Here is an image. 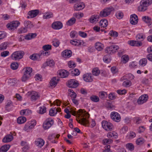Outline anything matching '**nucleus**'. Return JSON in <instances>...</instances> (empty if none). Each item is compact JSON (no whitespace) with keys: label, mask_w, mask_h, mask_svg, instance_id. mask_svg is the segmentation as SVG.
Returning a JSON list of instances; mask_svg holds the SVG:
<instances>
[{"label":"nucleus","mask_w":152,"mask_h":152,"mask_svg":"<svg viewBox=\"0 0 152 152\" xmlns=\"http://www.w3.org/2000/svg\"><path fill=\"white\" fill-rule=\"evenodd\" d=\"M77 113H78L79 117L76 118V120L78 123L83 125H88L89 123L88 121L86 118L83 117L86 113V111L80 109Z\"/></svg>","instance_id":"f257e3e1"},{"label":"nucleus","mask_w":152,"mask_h":152,"mask_svg":"<svg viewBox=\"0 0 152 152\" xmlns=\"http://www.w3.org/2000/svg\"><path fill=\"white\" fill-rule=\"evenodd\" d=\"M25 72L22 78L23 81H25L27 80L31 76V73L32 72V68L30 67H26L23 69Z\"/></svg>","instance_id":"f03ea898"},{"label":"nucleus","mask_w":152,"mask_h":152,"mask_svg":"<svg viewBox=\"0 0 152 152\" xmlns=\"http://www.w3.org/2000/svg\"><path fill=\"white\" fill-rule=\"evenodd\" d=\"M24 55V53L23 51H18L13 53L11 55V57L12 59L14 60H17L22 58Z\"/></svg>","instance_id":"7ed1b4c3"},{"label":"nucleus","mask_w":152,"mask_h":152,"mask_svg":"<svg viewBox=\"0 0 152 152\" xmlns=\"http://www.w3.org/2000/svg\"><path fill=\"white\" fill-rule=\"evenodd\" d=\"M114 9L112 7L106 8L101 11L99 13V16L102 17H106L109 15L111 12L114 10Z\"/></svg>","instance_id":"20e7f679"},{"label":"nucleus","mask_w":152,"mask_h":152,"mask_svg":"<svg viewBox=\"0 0 152 152\" xmlns=\"http://www.w3.org/2000/svg\"><path fill=\"white\" fill-rule=\"evenodd\" d=\"M102 124L103 128L107 131H110L113 130V125L109 122L103 121L102 122Z\"/></svg>","instance_id":"39448f33"},{"label":"nucleus","mask_w":152,"mask_h":152,"mask_svg":"<svg viewBox=\"0 0 152 152\" xmlns=\"http://www.w3.org/2000/svg\"><path fill=\"white\" fill-rule=\"evenodd\" d=\"M28 97H30L32 101H35L39 97V95L35 91L28 92L26 94Z\"/></svg>","instance_id":"423d86ee"},{"label":"nucleus","mask_w":152,"mask_h":152,"mask_svg":"<svg viewBox=\"0 0 152 152\" xmlns=\"http://www.w3.org/2000/svg\"><path fill=\"white\" fill-rule=\"evenodd\" d=\"M36 124V121L35 120H33L31 121H29L25 125L24 127V130L28 132L34 127Z\"/></svg>","instance_id":"0eeeda50"},{"label":"nucleus","mask_w":152,"mask_h":152,"mask_svg":"<svg viewBox=\"0 0 152 152\" xmlns=\"http://www.w3.org/2000/svg\"><path fill=\"white\" fill-rule=\"evenodd\" d=\"M20 24V23L18 21H14L7 24V27L9 30H14L17 28Z\"/></svg>","instance_id":"6e6552de"},{"label":"nucleus","mask_w":152,"mask_h":152,"mask_svg":"<svg viewBox=\"0 0 152 152\" xmlns=\"http://www.w3.org/2000/svg\"><path fill=\"white\" fill-rule=\"evenodd\" d=\"M119 49V47L117 45H113L107 47L105 50V53L108 54L114 53Z\"/></svg>","instance_id":"1a4fd4ad"},{"label":"nucleus","mask_w":152,"mask_h":152,"mask_svg":"<svg viewBox=\"0 0 152 152\" xmlns=\"http://www.w3.org/2000/svg\"><path fill=\"white\" fill-rule=\"evenodd\" d=\"M54 121L51 118H48L44 122L43 124V128L46 130L47 129L53 124Z\"/></svg>","instance_id":"9d476101"},{"label":"nucleus","mask_w":152,"mask_h":152,"mask_svg":"<svg viewBox=\"0 0 152 152\" xmlns=\"http://www.w3.org/2000/svg\"><path fill=\"white\" fill-rule=\"evenodd\" d=\"M110 116L112 120L115 122H118L121 120V116L117 112H111Z\"/></svg>","instance_id":"9b49d317"},{"label":"nucleus","mask_w":152,"mask_h":152,"mask_svg":"<svg viewBox=\"0 0 152 152\" xmlns=\"http://www.w3.org/2000/svg\"><path fill=\"white\" fill-rule=\"evenodd\" d=\"M85 7V5L84 3L81 2V1L80 2L76 3L74 5V8L75 10L79 11L83 9Z\"/></svg>","instance_id":"f8f14e48"},{"label":"nucleus","mask_w":152,"mask_h":152,"mask_svg":"<svg viewBox=\"0 0 152 152\" xmlns=\"http://www.w3.org/2000/svg\"><path fill=\"white\" fill-rule=\"evenodd\" d=\"M67 85L69 87L75 88L78 86V83L74 79H71L68 81Z\"/></svg>","instance_id":"ddd939ff"},{"label":"nucleus","mask_w":152,"mask_h":152,"mask_svg":"<svg viewBox=\"0 0 152 152\" xmlns=\"http://www.w3.org/2000/svg\"><path fill=\"white\" fill-rule=\"evenodd\" d=\"M148 99V96L147 95H143L139 97L137 101V102L139 104H142L146 102Z\"/></svg>","instance_id":"4468645a"},{"label":"nucleus","mask_w":152,"mask_h":152,"mask_svg":"<svg viewBox=\"0 0 152 152\" xmlns=\"http://www.w3.org/2000/svg\"><path fill=\"white\" fill-rule=\"evenodd\" d=\"M83 80L87 82H91L93 81V77L91 73H87L83 76Z\"/></svg>","instance_id":"2eb2a0df"},{"label":"nucleus","mask_w":152,"mask_h":152,"mask_svg":"<svg viewBox=\"0 0 152 152\" xmlns=\"http://www.w3.org/2000/svg\"><path fill=\"white\" fill-rule=\"evenodd\" d=\"M63 27L62 23L59 21L53 22L52 25V27L54 29L58 30L61 29Z\"/></svg>","instance_id":"dca6fc26"},{"label":"nucleus","mask_w":152,"mask_h":152,"mask_svg":"<svg viewBox=\"0 0 152 152\" xmlns=\"http://www.w3.org/2000/svg\"><path fill=\"white\" fill-rule=\"evenodd\" d=\"M130 23L132 24L135 25L137 24L138 21V18L137 16L135 14L132 15L130 16Z\"/></svg>","instance_id":"f3484780"},{"label":"nucleus","mask_w":152,"mask_h":152,"mask_svg":"<svg viewBox=\"0 0 152 152\" xmlns=\"http://www.w3.org/2000/svg\"><path fill=\"white\" fill-rule=\"evenodd\" d=\"M44 140L41 138H38L36 139L35 141V144L38 147L41 148L44 144Z\"/></svg>","instance_id":"a211bd4d"},{"label":"nucleus","mask_w":152,"mask_h":152,"mask_svg":"<svg viewBox=\"0 0 152 152\" xmlns=\"http://www.w3.org/2000/svg\"><path fill=\"white\" fill-rule=\"evenodd\" d=\"M39 11L38 10H31L29 11L28 14L30 16L31 18H32L36 16L39 14Z\"/></svg>","instance_id":"6ab92c4d"},{"label":"nucleus","mask_w":152,"mask_h":152,"mask_svg":"<svg viewBox=\"0 0 152 152\" xmlns=\"http://www.w3.org/2000/svg\"><path fill=\"white\" fill-rule=\"evenodd\" d=\"M30 59L34 61H40L41 59L39 53L38 54H34L29 56Z\"/></svg>","instance_id":"aec40b11"},{"label":"nucleus","mask_w":152,"mask_h":152,"mask_svg":"<svg viewBox=\"0 0 152 152\" xmlns=\"http://www.w3.org/2000/svg\"><path fill=\"white\" fill-rule=\"evenodd\" d=\"M99 15H92L89 18V22L92 23H96L98 20L99 18Z\"/></svg>","instance_id":"412c9836"},{"label":"nucleus","mask_w":152,"mask_h":152,"mask_svg":"<svg viewBox=\"0 0 152 152\" xmlns=\"http://www.w3.org/2000/svg\"><path fill=\"white\" fill-rule=\"evenodd\" d=\"M140 5L138 7V10L140 11H145L147 9L148 6L145 5L142 1L140 3Z\"/></svg>","instance_id":"4be33fe9"},{"label":"nucleus","mask_w":152,"mask_h":152,"mask_svg":"<svg viewBox=\"0 0 152 152\" xmlns=\"http://www.w3.org/2000/svg\"><path fill=\"white\" fill-rule=\"evenodd\" d=\"M59 81V79H56V77H53L51 79L50 82V86L52 87H55Z\"/></svg>","instance_id":"5701e85b"},{"label":"nucleus","mask_w":152,"mask_h":152,"mask_svg":"<svg viewBox=\"0 0 152 152\" xmlns=\"http://www.w3.org/2000/svg\"><path fill=\"white\" fill-rule=\"evenodd\" d=\"M129 44L132 46H140L142 45L140 42L134 40H131L128 42Z\"/></svg>","instance_id":"b1692460"},{"label":"nucleus","mask_w":152,"mask_h":152,"mask_svg":"<svg viewBox=\"0 0 152 152\" xmlns=\"http://www.w3.org/2000/svg\"><path fill=\"white\" fill-rule=\"evenodd\" d=\"M13 139V137L12 135L9 134L6 136L3 139V142L7 143L11 141Z\"/></svg>","instance_id":"393cba45"},{"label":"nucleus","mask_w":152,"mask_h":152,"mask_svg":"<svg viewBox=\"0 0 152 152\" xmlns=\"http://www.w3.org/2000/svg\"><path fill=\"white\" fill-rule=\"evenodd\" d=\"M83 42V41L82 40L75 39L73 40H71L70 43L72 45L76 46H78L81 45L82 42Z\"/></svg>","instance_id":"a878e982"},{"label":"nucleus","mask_w":152,"mask_h":152,"mask_svg":"<svg viewBox=\"0 0 152 152\" xmlns=\"http://www.w3.org/2000/svg\"><path fill=\"white\" fill-rule=\"evenodd\" d=\"M58 75L61 78H65L68 75V73L66 70L60 71L58 72Z\"/></svg>","instance_id":"bb28decb"},{"label":"nucleus","mask_w":152,"mask_h":152,"mask_svg":"<svg viewBox=\"0 0 152 152\" xmlns=\"http://www.w3.org/2000/svg\"><path fill=\"white\" fill-rule=\"evenodd\" d=\"M142 20L145 22L148 23V26L152 25L151 18L148 16H143L142 18Z\"/></svg>","instance_id":"cd10ccee"},{"label":"nucleus","mask_w":152,"mask_h":152,"mask_svg":"<svg viewBox=\"0 0 152 152\" xmlns=\"http://www.w3.org/2000/svg\"><path fill=\"white\" fill-rule=\"evenodd\" d=\"M72 52L70 50H65L62 52L63 56L67 58L70 57L72 55Z\"/></svg>","instance_id":"c85d7f7f"},{"label":"nucleus","mask_w":152,"mask_h":152,"mask_svg":"<svg viewBox=\"0 0 152 152\" xmlns=\"http://www.w3.org/2000/svg\"><path fill=\"white\" fill-rule=\"evenodd\" d=\"M9 145H5L2 146L0 148V152H6L10 147Z\"/></svg>","instance_id":"c756f323"},{"label":"nucleus","mask_w":152,"mask_h":152,"mask_svg":"<svg viewBox=\"0 0 152 152\" xmlns=\"http://www.w3.org/2000/svg\"><path fill=\"white\" fill-rule=\"evenodd\" d=\"M76 20L75 18H72L66 22V24L68 26H71L75 23Z\"/></svg>","instance_id":"7c9ffc66"},{"label":"nucleus","mask_w":152,"mask_h":152,"mask_svg":"<svg viewBox=\"0 0 152 152\" xmlns=\"http://www.w3.org/2000/svg\"><path fill=\"white\" fill-rule=\"evenodd\" d=\"M24 24L25 26V27L27 29L28 28H31L33 27L32 23L30 21H25L24 22Z\"/></svg>","instance_id":"2f4dec72"},{"label":"nucleus","mask_w":152,"mask_h":152,"mask_svg":"<svg viewBox=\"0 0 152 152\" xmlns=\"http://www.w3.org/2000/svg\"><path fill=\"white\" fill-rule=\"evenodd\" d=\"M26 120V119L25 117H19L17 119V122L19 124H22L25 123Z\"/></svg>","instance_id":"473e14b6"},{"label":"nucleus","mask_w":152,"mask_h":152,"mask_svg":"<svg viewBox=\"0 0 152 152\" xmlns=\"http://www.w3.org/2000/svg\"><path fill=\"white\" fill-rule=\"evenodd\" d=\"M101 26L104 28L106 27L108 25V21L107 20L104 19L102 20L99 22Z\"/></svg>","instance_id":"72a5a7b5"},{"label":"nucleus","mask_w":152,"mask_h":152,"mask_svg":"<svg viewBox=\"0 0 152 152\" xmlns=\"http://www.w3.org/2000/svg\"><path fill=\"white\" fill-rule=\"evenodd\" d=\"M41 58H42L44 56H48L50 54V51H41L39 52Z\"/></svg>","instance_id":"f704fd0d"},{"label":"nucleus","mask_w":152,"mask_h":152,"mask_svg":"<svg viewBox=\"0 0 152 152\" xmlns=\"http://www.w3.org/2000/svg\"><path fill=\"white\" fill-rule=\"evenodd\" d=\"M103 46V45L99 42H96L95 44V48L98 51H101L102 50Z\"/></svg>","instance_id":"c9c22d12"},{"label":"nucleus","mask_w":152,"mask_h":152,"mask_svg":"<svg viewBox=\"0 0 152 152\" xmlns=\"http://www.w3.org/2000/svg\"><path fill=\"white\" fill-rule=\"evenodd\" d=\"M147 62L146 58H143L140 60L139 64L141 66H144L146 64Z\"/></svg>","instance_id":"e433bc0d"},{"label":"nucleus","mask_w":152,"mask_h":152,"mask_svg":"<svg viewBox=\"0 0 152 152\" xmlns=\"http://www.w3.org/2000/svg\"><path fill=\"white\" fill-rule=\"evenodd\" d=\"M107 137L109 138L113 137L114 138H116L117 137V133L114 132H110L108 133Z\"/></svg>","instance_id":"4c0bfd02"},{"label":"nucleus","mask_w":152,"mask_h":152,"mask_svg":"<svg viewBox=\"0 0 152 152\" xmlns=\"http://www.w3.org/2000/svg\"><path fill=\"white\" fill-rule=\"evenodd\" d=\"M69 71L72 72V74H74L75 75H78L80 74L79 70L76 69H70Z\"/></svg>","instance_id":"58836bf2"},{"label":"nucleus","mask_w":152,"mask_h":152,"mask_svg":"<svg viewBox=\"0 0 152 152\" xmlns=\"http://www.w3.org/2000/svg\"><path fill=\"white\" fill-rule=\"evenodd\" d=\"M135 136V133L134 132H131L127 134L126 137L127 138L130 139L134 138Z\"/></svg>","instance_id":"ea45409f"},{"label":"nucleus","mask_w":152,"mask_h":152,"mask_svg":"<svg viewBox=\"0 0 152 152\" xmlns=\"http://www.w3.org/2000/svg\"><path fill=\"white\" fill-rule=\"evenodd\" d=\"M92 72L93 75L97 76L99 75L100 72L98 68H95L93 69Z\"/></svg>","instance_id":"a19ab883"},{"label":"nucleus","mask_w":152,"mask_h":152,"mask_svg":"<svg viewBox=\"0 0 152 152\" xmlns=\"http://www.w3.org/2000/svg\"><path fill=\"white\" fill-rule=\"evenodd\" d=\"M145 142V140L142 138H139L136 140V143L138 145H140Z\"/></svg>","instance_id":"79ce46f5"},{"label":"nucleus","mask_w":152,"mask_h":152,"mask_svg":"<svg viewBox=\"0 0 152 152\" xmlns=\"http://www.w3.org/2000/svg\"><path fill=\"white\" fill-rule=\"evenodd\" d=\"M8 45L7 42H4L0 45V50H3L6 49Z\"/></svg>","instance_id":"37998d69"},{"label":"nucleus","mask_w":152,"mask_h":152,"mask_svg":"<svg viewBox=\"0 0 152 152\" xmlns=\"http://www.w3.org/2000/svg\"><path fill=\"white\" fill-rule=\"evenodd\" d=\"M90 99L91 101L95 102H97L99 101V97L96 95H93L90 97Z\"/></svg>","instance_id":"c03bdc74"},{"label":"nucleus","mask_w":152,"mask_h":152,"mask_svg":"<svg viewBox=\"0 0 152 152\" xmlns=\"http://www.w3.org/2000/svg\"><path fill=\"white\" fill-rule=\"evenodd\" d=\"M53 16V14L50 12H49L45 14L43 16V18L45 19H47L52 18Z\"/></svg>","instance_id":"a18cd8bd"},{"label":"nucleus","mask_w":152,"mask_h":152,"mask_svg":"<svg viewBox=\"0 0 152 152\" xmlns=\"http://www.w3.org/2000/svg\"><path fill=\"white\" fill-rule=\"evenodd\" d=\"M126 147L130 151H132L134 149V146L132 143H128L126 144Z\"/></svg>","instance_id":"49530a36"},{"label":"nucleus","mask_w":152,"mask_h":152,"mask_svg":"<svg viewBox=\"0 0 152 152\" xmlns=\"http://www.w3.org/2000/svg\"><path fill=\"white\" fill-rule=\"evenodd\" d=\"M56 134H53L51 135H49L48 137V139L51 141L52 143H56V142L55 141V140H54L56 139Z\"/></svg>","instance_id":"de8ad7c7"},{"label":"nucleus","mask_w":152,"mask_h":152,"mask_svg":"<svg viewBox=\"0 0 152 152\" xmlns=\"http://www.w3.org/2000/svg\"><path fill=\"white\" fill-rule=\"evenodd\" d=\"M121 59L122 61L124 63H127L129 59L128 56L126 55L123 56L121 58Z\"/></svg>","instance_id":"09e8293b"},{"label":"nucleus","mask_w":152,"mask_h":152,"mask_svg":"<svg viewBox=\"0 0 152 152\" xmlns=\"http://www.w3.org/2000/svg\"><path fill=\"white\" fill-rule=\"evenodd\" d=\"M134 122L137 124H140L142 122L141 118L138 117L134 118Z\"/></svg>","instance_id":"8fccbe9b"},{"label":"nucleus","mask_w":152,"mask_h":152,"mask_svg":"<svg viewBox=\"0 0 152 152\" xmlns=\"http://www.w3.org/2000/svg\"><path fill=\"white\" fill-rule=\"evenodd\" d=\"M45 64L47 66H49L50 67H52L54 65L55 63L53 60H49L46 62Z\"/></svg>","instance_id":"3c124183"},{"label":"nucleus","mask_w":152,"mask_h":152,"mask_svg":"<svg viewBox=\"0 0 152 152\" xmlns=\"http://www.w3.org/2000/svg\"><path fill=\"white\" fill-rule=\"evenodd\" d=\"M27 31V29L26 28L21 27L18 29V33L19 34H23L25 33Z\"/></svg>","instance_id":"603ef678"},{"label":"nucleus","mask_w":152,"mask_h":152,"mask_svg":"<svg viewBox=\"0 0 152 152\" xmlns=\"http://www.w3.org/2000/svg\"><path fill=\"white\" fill-rule=\"evenodd\" d=\"M83 15V14L81 12L75 13L73 14L74 16L78 19H80L82 18Z\"/></svg>","instance_id":"864d4df0"},{"label":"nucleus","mask_w":152,"mask_h":152,"mask_svg":"<svg viewBox=\"0 0 152 152\" xmlns=\"http://www.w3.org/2000/svg\"><path fill=\"white\" fill-rule=\"evenodd\" d=\"M59 40L56 39H54L53 41V45L56 47H57L59 46L60 44Z\"/></svg>","instance_id":"5fc2aeb1"},{"label":"nucleus","mask_w":152,"mask_h":152,"mask_svg":"<svg viewBox=\"0 0 152 152\" xmlns=\"http://www.w3.org/2000/svg\"><path fill=\"white\" fill-rule=\"evenodd\" d=\"M46 112V108L45 107L43 106L39 107V113L40 114H43Z\"/></svg>","instance_id":"6e6d98bb"},{"label":"nucleus","mask_w":152,"mask_h":152,"mask_svg":"<svg viewBox=\"0 0 152 152\" xmlns=\"http://www.w3.org/2000/svg\"><path fill=\"white\" fill-rule=\"evenodd\" d=\"M131 85V82L129 80H126L124 81L122 84L123 86L125 87H129Z\"/></svg>","instance_id":"4d7b16f0"},{"label":"nucleus","mask_w":152,"mask_h":152,"mask_svg":"<svg viewBox=\"0 0 152 152\" xmlns=\"http://www.w3.org/2000/svg\"><path fill=\"white\" fill-rule=\"evenodd\" d=\"M104 61L106 63H108L110 62L111 59L109 58V55H107L104 56L103 58Z\"/></svg>","instance_id":"13d9d810"},{"label":"nucleus","mask_w":152,"mask_h":152,"mask_svg":"<svg viewBox=\"0 0 152 152\" xmlns=\"http://www.w3.org/2000/svg\"><path fill=\"white\" fill-rule=\"evenodd\" d=\"M136 38L137 40L140 39L142 41L145 38V37L142 34H139L137 35Z\"/></svg>","instance_id":"bf43d9fd"},{"label":"nucleus","mask_w":152,"mask_h":152,"mask_svg":"<svg viewBox=\"0 0 152 152\" xmlns=\"http://www.w3.org/2000/svg\"><path fill=\"white\" fill-rule=\"evenodd\" d=\"M11 67L12 69L15 70L18 67V64L17 62L12 63L11 65Z\"/></svg>","instance_id":"052dcab7"},{"label":"nucleus","mask_w":152,"mask_h":152,"mask_svg":"<svg viewBox=\"0 0 152 152\" xmlns=\"http://www.w3.org/2000/svg\"><path fill=\"white\" fill-rule=\"evenodd\" d=\"M115 15L117 18L120 19L123 18V14L121 12H118L116 13Z\"/></svg>","instance_id":"680f3d73"},{"label":"nucleus","mask_w":152,"mask_h":152,"mask_svg":"<svg viewBox=\"0 0 152 152\" xmlns=\"http://www.w3.org/2000/svg\"><path fill=\"white\" fill-rule=\"evenodd\" d=\"M42 48L44 51H48L51 49V46L49 45H45L43 46Z\"/></svg>","instance_id":"e2e57ef3"},{"label":"nucleus","mask_w":152,"mask_h":152,"mask_svg":"<svg viewBox=\"0 0 152 152\" xmlns=\"http://www.w3.org/2000/svg\"><path fill=\"white\" fill-rule=\"evenodd\" d=\"M57 113V111H56L55 108L50 110L49 111V114L51 116H54Z\"/></svg>","instance_id":"0e129e2a"},{"label":"nucleus","mask_w":152,"mask_h":152,"mask_svg":"<svg viewBox=\"0 0 152 152\" xmlns=\"http://www.w3.org/2000/svg\"><path fill=\"white\" fill-rule=\"evenodd\" d=\"M109 34L111 36L116 37L118 35V33L115 31H111L110 32Z\"/></svg>","instance_id":"69168bd1"},{"label":"nucleus","mask_w":152,"mask_h":152,"mask_svg":"<svg viewBox=\"0 0 152 152\" xmlns=\"http://www.w3.org/2000/svg\"><path fill=\"white\" fill-rule=\"evenodd\" d=\"M143 3L148 6L152 3V0H142Z\"/></svg>","instance_id":"338daca9"},{"label":"nucleus","mask_w":152,"mask_h":152,"mask_svg":"<svg viewBox=\"0 0 152 152\" xmlns=\"http://www.w3.org/2000/svg\"><path fill=\"white\" fill-rule=\"evenodd\" d=\"M106 107L109 109H113L115 108V106L111 103H107L106 105Z\"/></svg>","instance_id":"774afa93"}]
</instances>
